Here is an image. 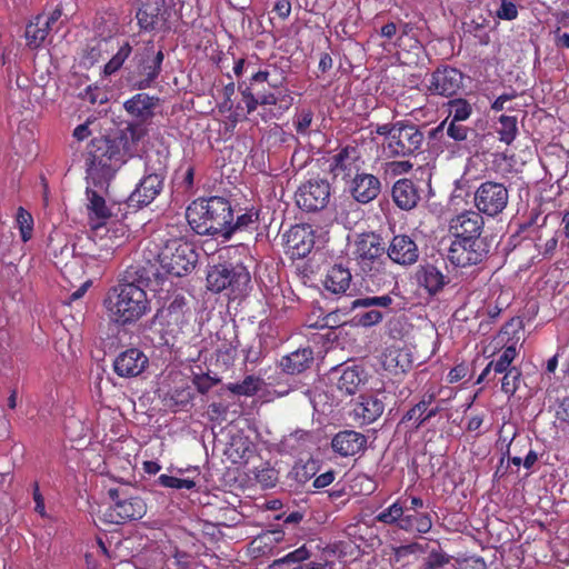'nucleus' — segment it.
Here are the masks:
<instances>
[{"label":"nucleus","mask_w":569,"mask_h":569,"mask_svg":"<svg viewBox=\"0 0 569 569\" xmlns=\"http://www.w3.org/2000/svg\"><path fill=\"white\" fill-rule=\"evenodd\" d=\"M191 229L201 236H221L228 239L232 233V209L222 197L202 198L192 201L186 211Z\"/></svg>","instance_id":"nucleus-1"},{"label":"nucleus","mask_w":569,"mask_h":569,"mask_svg":"<svg viewBox=\"0 0 569 569\" xmlns=\"http://www.w3.org/2000/svg\"><path fill=\"white\" fill-rule=\"evenodd\" d=\"M103 305L109 319L122 326L138 321L150 310L147 292L134 282H120L111 288Z\"/></svg>","instance_id":"nucleus-2"},{"label":"nucleus","mask_w":569,"mask_h":569,"mask_svg":"<svg viewBox=\"0 0 569 569\" xmlns=\"http://www.w3.org/2000/svg\"><path fill=\"white\" fill-rule=\"evenodd\" d=\"M376 133L383 137L382 147L390 157L412 154L423 141V134L417 126L403 121L379 124Z\"/></svg>","instance_id":"nucleus-3"},{"label":"nucleus","mask_w":569,"mask_h":569,"mask_svg":"<svg viewBox=\"0 0 569 569\" xmlns=\"http://www.w3.org/2000/svg\"><path fill=\"white\" fill-rule=\"evenodd\" d=\"M198 260L193 246L182 238L167 240L157 252L160 269L173 277H183L191 272Z\"/></svg>","instance_id":"nucleus-4"},{"label":"nucleus","mask_w":569,"mask_h":569,"mask_svg":"<svg viewBox=\"0 0 569 569\" xmlns=\"http://www.w3.org/2000/svg\"><path fill=\"white\" fill-rule=\"evenodd\" d=\"M406 502L403 497L397 498L376 516V521L409 533H428L432 528L431 516L427 512H407Z\"/></svg>","instance_id":"nucleus-5"},{"label":"nucleus","mask_w":569,"mask_h":569,"mask_svg":"<svg viewBox=\"0 0 569 569\" xmlns=\"http://www.w3.org/2000/svg\"><path fill=\"white\" fill-rule=\"evenodd\" d=\"M130 236V229L123 221L110 220L92 224V240L99 250L98 258L101 260L110 259L129 241Z\"/></svg>","instance_id":"nucleus-6"},{"label":"nucleus","mask_w":569,"mask_h":569,"mask_svg":"<svg viewBox=\"0 0 569 569\" xmlns=\"http://www.w3.org/2000/svg\"><path fill=\"white\" fill-rule=\"evenodd\" d=\"M385 246L375 233L360 234L355 243L353 254L361 270L373 278L385 272Z\"/></svg>","instance_id":"nucleus-7"},{"label":"nucleus","mask_w":569,"mask_h":569,"mask_svg":"<svg viewBox=\"0 0 569 569\" xmlns=\"http://www.w3.org/2000/svg\"><path fill=\"white\" fill-rule=\"evenodd\" d=\"M250 282L248 270L241 266L219 264L207 274V284L211 291L220 292L230 288L232 292H241Z\"/></svg>","instance_id":"nucleus-8"},{"label":"nucleus","mask_w":569,"mask_h":569,"mask_svg":"<svg viewBox=\"0 0 569 569\" xmlns=\"http://www.w3.org/2000/svg\"><path fill=\"white\" fill-rule=\"evenodd\" d=\"M509 201L507 188L499 182L486 181L481 183L475 193V204L478 212L489 217L501 213Z\"/></svg>","instance_id":"nucleus-9"},{"label":"nucleus","mask_w":569,"mask_h":569,"mask_svg":"<svg viewBox=\"0 0 569 569\" xmlns=\"http://www.w3.org/2000/svg\"><path fill=\"white\" fill-rule=\"evenodd\" d=\"M488 253V244L485 239H453L451 241L448 259L461 268L481 262Z\"/></svg>","instance_id":"nucleus-10"},{"label":"nucleus","mask_w":569,"mask_h":569,"mask_svg":"<svg viewBox=\"0 0 569 569\" xmlns=\"http://www.w3.org/2000/svg\"><path fill=\"white\" fill-rule=\"evenodd\" d=\"M331 188L327 180L310 179L302 183L296 192L297 204L307 211H318L329 202Z\"/></svg>","instance_id":"nucleus-11"},{"label":"nucleus","mask_w":569,"mask_h":569,"mask_svg":"<svg viewBox=\"0 0 569 569\" xmlns=\"http://www.w3.org/2000/svg\"><path fill=\"white\" fill-rule=\"evenodd\" d=\"M114 500L113 505L104 513L106 519L112 523H123L127 521L141 519L147 512L144 501L139 497L119 498L117 490L109 491Z\"/></svg>","instance_id":"nucleus-12"},{"label":"nucleus","mask_w":569,"mask_h":569,"mask_svg":"<svg viewBox=\"0 0 569 569\" xmlns=\"http://www.w3.org/2000/svg\"><path fill=\"white\" fill-rule=\"evenodd\" d=\"M483 218L478 211L466 210L449 222V232L453 239H482Z\"/></svg>","instance_id":"nucleus-13"},{"label":"nucleus","mask_w":569,"mask_h":569,"mask_svg":"<svg viewBox=\"0 0 569 569\" xmlns=\"http://www.w3.org/2000/svg\"><path fill=\"white\" fill-rule=\"evenodd\" d=\"M149 363L148 357L137 348L121 352L113 361L114 372L122 378L141 375Z\"/></svg>","instance_id":"nucleus-14"},{"label":"nucleus","mask_w":569,"mask_h":569,"mask_svg":"<svg viewBox=\"0 0 569 569\" xmlns=\"http://www.w3.org/2000/svg\"><path fill=\"white\" fill-rule=\"evenodd\" d=\"M462 86V73L455 69L446 67L437 69L430 76L428 89L430 92L440 96H452Z\"/></svg>","instance_id":"nucleus-15"},{"label":"nucleus","mask_w":569,"mask_h":569,"mask_svg":"<svg viewBox=\"0 0 569 569\" xmlns=\"http://www.w3.org/2000/svg\"><path fill=\"white\" fill-rule=\"evenodd\" d=\"M166 177L144 171L136 189L130 194V201L138 207L150 204L162 191Z\"/></svg>","instance_id":"nucleus-16"},{"label":"nucleus","mask_w":569,"mask_h":569,"mask_svg":"<svg viewBox=\"0 0 569 569\" xmlns=\"http://www.w3.org/2000/svg\"><path fill=\"white\" fill-rule=\"evenodd\" d=\"M191 312L183 297H174L170 303L158 312L160 322L168 327V330L174 332L180 330L189 322Z\"/></svg>","instance_id":"nucleus-17"},{"label":"nucleus","mask_w":569,"mask_h":569,"mask_svg":"<svg viewBox=\"0 0 569 569\" xmlns=\"http://www.w3.org/2000/svg\"><path fill=\"white\" fill-rule=\"evenodd\" d=\"M287 251L292 258H303L310 253L315 237L310 226H293L286 236Z\"/></svg>","instance_id":"nucleus-18"},{"label":"nucleus","mask_w":569,"mask_h":569,"mask_svg":"<svg viewBox=\"0 0 569 569\" xmlns=\"http://www.w3.org/2000/svg\"><path fill=\"white\" fill-rule=\"evenodd\" d=\"M390 260L400 266H411L419 258V249L412 238L406 234L395 236L387 249Z\"/></svg>","instance_id":"nucleus-19"},{"label":"nucleus","mask_w":569,"mask_h":569,"mask_svg":"<svg viewBox=\"0 0 569 569\" xmlns=\"http://www.w3.org/2000/svg\"><path fill=\"white\" fill-rule=\"evenodd\" d=\"M170 150L163 139H156L144 151V171L167 177Z\"/></svg>","instance_id":"nucleus-20"},{"label":"nucleus","mask_w":569,"mask_h":569,"mask_svg":"<svg viewBox=\"0 0 569 569\" xmlns=\"http://www.w3.org/2000/svg\"><path fill=\"white\" fill-rule=\"evenodd\" d=\"M366 443L367 439L362 433L353 430H345L333 437L331 447L338 455L348 457L360 452L366 447Z\"/></svg>","instance_id":"nucleus-21"},{"label":"nucleus","mask_w":569,"mask_h":569,"mask_svg":"<svg viewBox=\"0 0 569 569\" xmlns=\"http://www.w3.org/2000/svg\"><path fill=\"white\" fill-rule=\"evenodd\" d=\"M162 61L163 53L161 50L154 52L153 47L144 49V58L140 60L139 66V73L142 77L138 83L139 89H146L151 86L160 73Z\"/></svg>","instance_id":"nucleus-22"},{"label":"nucleus","mask_w":569,"mask_h":569,"mask_svg":"<svg viewBox=\"0 0 569 569\" xmlns=\"http://www.w3.org/2000/svg\"><path fill=\"white\" fill-rule=\"evenodd\" d=\"M330 169L335 177L342 179L351 177L360 169V157L356 148L347 147L332 158Z\"/></svg>","instance_id":"nucleus-23"},{"label":"nucleus","mask_w":569,"mask_h":569,"mask_svg":"<svg viewBox=\"0 0 569 569\" xmlns=\"http://www.w3.org/2000/svg\"><path fill=\"white\" fill-rule=\"evenodd\" d=\"M157 104V98L150 97L147 93H137L132 98L128 99L123 103V107L132 118L144 122L153 117Z\"/></svg>","instance_id":"nucleus-24"},{"label":"nucleus","mask_w":569,"mask_h":569,"mask_svg":"<svg viewBox=\"0 0 569 569\" xmlns=\"http://www.w3.org/2000/svg\"><path fill=\"white\" fill-rule=\"evenodd\" d=\"M351 192L357 201L368 203L379 194L380 181L369 173L357 174L352 181Z\"/></svg>","instance_id":"nucleus-25"},{"label":"nucleus","mask_w":569,"mask_h":569,"mask_svg":"<svg viewBox=\"0 0 569 569\" xmlns=\"http://www.w3.org/2000/svg\"><path fill=\"white\" fill-rule=\"evenodd\" d=\"M392 198L399 208L410 210L416 207L419 193L411 180L400 179L392 188Z\"/></svg>","instance_id":"nucleus-26"},{"label":"nucleus","mask_w":569,"mask_h":569,"mask_svg":"<svg viewBox=\"0 0 569 569\" xmlns=\"http://www.w3.org/2000/svg\"><path fill=\"white\" fill-rule=\"evenodd\" d=\"M350 282L351 273L349 269L342 264H335L327 271L323 286L328 291L335 295H340L347 291Z\"/></svg>","instance_id":"nucleus-27"},{"label":"nucleus","mask_w":569,"mask_h":569,"mask_svg":"<svg viewBox=\"0 0 569 569\" xmlns=\"http://www.w3.org/2000/svg\"><path fill=\"white\" fill-rule=\"evenodd\" d=\"M385 405L377 397H361V401L356 403L353 408L355 417L361 420V423H371L377 420L383 412Z\"/></svg>","instance_id":"nucleus-28"},{"label":"nucleus","mask_w":569,"mask_h":569,"mask_svg":"<svg viewBox=\"0 0 569 569\" xmlns=\"http://www.w3.org/2000/svg\"><path fill=\"white\" fill-rule=\"evenodd\" d=\"M337 388L345 395H353L362 381V375L358 367H340L335 369Z\"/></svg>","instance_id":"nucleus-29"},{"label":"nucleus","mask_w":569,"mask_h":569,"mask_svg":"<svg viewBox=\"0 0 569 569\" xmlns=\"http://www.w3.org/2000/svg\"><path fill=\"white\" fill-rule=\"evenodd\" d=\"M312 360V350L310 348H303L284 356L280 361V366L287 373L296 375L307 369Z\"/></svg>","instance_id":"nucleus-30"},{"label":"nucleus","mask_w":569,"mask_h":569,"mask_svg":"<svg viewBox=\"0 0 569 569\" xmlns=\"http://www.w3.org/2000/svg\"><path fill=\"white\" fill-rule=\"evenodd\" d=\"M439 392V389L435 386L429 387L421 401L417 403L413 408H411L403 417L405 420L411 421L413 420L416 422V427L421 426L426 418L423 416L426 415L429 406L435 401L437 395Z\"/></svg>","instance_id":"nucleus-31"},{"label":"nucleus","mask_w":569,"mask_h":569,"mask_svg":"<svg viewBox=\"0 0 569 569\" xmlns=\"http://www.w3.org/2000/svg\"><path fill=\"white\" fill-rule=\"evenodd\" d=\"M87 197L90 226L92 227L93 223L110 221V211L104 199L94 191H88Z\"/></svg>","instance_id":"nucleus-32"},{"label":"nucleus","mask_w":569,"mask_h":569,"mask_svg":"<svg viewBox=\"0 0 569 569\" xmlns=\"http://www.w3.org/2000/svg\"><path fill=\"white\" fill-rule=\"evenodd\" d=\"M418 281L429 293H437L445 286V276L436 267L428 264L419 271Z\"/></svg>","instance_id":"nucleus-33"},{"label":"nucleus","mask_w":569,"mask_h":569,"mask_svg":"<svg viewBox=\"0 0 569 569\" xmlns=\"http://www.w3.org/2000/svg\"><path fill=\"white\" fill-rule=\"evenodd\" d=\"M43 16H38L26 28V40L31 49L39 48L46 40L50 28L42 21Z\"/></svg>","instance_id":"nucleus-34"},{"label":"nucleus","mask_w":569,"mask_h":569,"mask_svg":"<svg viewBox=\"0 0 569 569\" xmlns=\"http://www.w3.org/2000/svg\"><path fill=\"white\" fill-rule=\"evenodd\" d=\"M448 117L441 122L445 127L449 121L461 122L466 121L472 113L471 104L465 99H453L448 102Z\"/></svg>","instance_id":"nucleus-35"},{"label":"nucleus","mask_w":569,"mask_h":569,"mask_svg":"<svg viewBox=\"0 0 569 569\" xmlns=\"http://www.w3.org/2000/svg\"><path fill=\"white\" fill-rule=\"evenodd\" d=\"M262 385V379L254 376H248L241 382L229 383L227 389L238 396L251 397L261 389Z\"/></svg>","instance_id":"nucleus-36"},{"label":"nucleus","mask_w":569,"mask_h":569,"mask_svg":"<svg viewBox=\"0 0 569 569\" xmlns=\"http://www.w3.org/2000/svg\"><path fill=\"white\" fill-rule=\"evenodd\" d=\"M16 228L20 232L21 240L28 242L33 236V218L29 211L19 207L14 218Z\"/></svg>","instance_id":"nucleus-37"},{"label":"nucleus","mask_w":569,"mask_h":569,"mask_svg":"<svg viewBox=\"0 0 569 569\" xmlns=\"http://www.w3.org/2000/svg\"><path fill=\"white\" fill-rule=\"evenodd\" d=\"M499 139L507 144L511 143L517 136V118L512 116H501L499 118V127L497 128Z\"/></svg>","instance_id":"nucleus-38"},{"label":"nucleus","mask_w":569,"mask_h":569,"mask_svg":"<svg viewBox=\"0 0 569 569\" xmlns=\"http://www.w3.org/2000/svg\"><path fill=\"white\" fill-rule=\"evenodd\" d=\"M147 132V127L142 123H130L128 126L126 140L129 137L131 139V143L127 141L124 144V149L129 154L132 156L136 152H138V147L136 144L146 137Z\"/></svg>","instance_id":"nucleus-39"},{"label":"nucleus","mask_w":569,"mask_h":569,"mask_svg":"<svg viewBox=\"0 0 569 569\" xmlns=\"http://www.w3.org/2000/svg\"><path fill=\"white\" fill-rule=\"evenodd\" d=\"M516 356L517 349L515 345L506 347L496 361H490L491 366H493V371L496 373H506L511 369L510 366Z\"/></svg>","instance_id":"nucleus-40"},{"label":"nucleus","mask_w":569,"mask_h":569,"mask_svg":"<svg viewBox=\"0 0 569 569\" xmlns=\"http://www.w3.org/2000/svg\"><path fill=\"white\" fill-rule=\"evenodd\" d=\"M131 50H132V48L129 44V42H124L119 48L117 53L104 66V73L110 76V74L114 73L116 71H118L122 67L124 61L128 59V57L130 56Z\"/></svg>","instance_id":"nucleus-41"},{"label":"nucleus","mask_w":569,"mask_h":569,"mask_svg":"<svg viewBox=\"0 0 569 569\" xmlns=\"http://www.w3.org/2000/svg\"><path fill=\"white\" fill-rule=\"evenodd\" d=\"M317 470V461L313 459H309L303 463H297L293 468V473L298 482L305 483L316 475Z\"/></svg>","instance_id":"nucleus-42"},{"label":"nucleus","mask_w":569,"mask_h":569,"mask_svg":"<svg viewBox=\"0 0 569 569\" xmlns=\"http://www.w3.org/2000/svg\"><path fill=\"white\" fill-rule=\"evenodd\" d=\"M408 356L409 353L406 350H391L386 356V363L388 367L395 366L396 368H399L402 372H405L412 365Z\"/></svg>","instance_id":"nucleus-43"},{"label":"nucleus","mask_w":569,"mask_h":569,"mask_svg":"<svg viewBox=\"0 0 569 569\" xmlns=\"http://www.w3.org/2000/svg\"><path fill=\"white\" fill-rule=\"evenodd\" d=\"M158 482L160 486L170 489H186L192 490L196 487V482L191 479H181L168 475H161L158 478Z\"/></svg>","instance_id":"nucleus-44"},{"label":"nucleus","mask_w":569,"mask_h":569,"mask_svg":"<svg viewBox=\"0 0 569 569\" xmlns=\"http://www.w3.org/2000/svg\"><path fill=\"white\" fill-rule=\"evenodd\" d=\"M309 558H310V551L306 548V546H302V547L287 553L282 558L276 559L273 561V567L278 568V567H281L287 563L299 565L300 562H302Z\"/></svg>","instance_id":"nucleus-45"},{"label":"nucleus","mask_w":569,"mask_h":569,"mask_svg":"<svg viewBox=\"0 0 569 569\" xmlns=\"http://www.w3.org/2000/svg\"><path fill=\"white\" fill-rule=\"evenodd\" d=\"M392 298L389 295H383L379 297H365L356 299L352 302V308H371V307H381L387 308L391 305Z\"/></svg>","instance_id":"nucleus-46"},{"label":"nucleus","mask_w":569,"mask_h":569,"mask_svg":"<svg viewBox=\"0 0 569 569\" xmlns=\"http://www.w3.org/2000/svg\"><path fill=\"white\" fill-rule=\"evenodd\" d=\"M259 218L258 211L254 209L247 210L244 213L238 216L234 224L231 223L232 232L236 230L252 229Z\"/></svg>","instance_id":"nucleus-47"},{"label":"nucleus","mask_w":569,"mask_h":569,"mask_svg":"<svg viewBox=\"0 0 569 569\" xmlns=\"http://www.w3.org/2000/svg\"><path fill=\"white\" fill-rule=\"evenodd\" d=\"M496 17L501 20H515L518 17V7L513 0H500V6L496 10Z\"/></svg>","instance_id":"nucleus-48"},{"label":"nucleus","mask_w":569,"mask_h":569,"mask_svg":"<svg viewBox=\"0 0 569 569\" xmlns=\"http://www.w3.org/2000/svg\"><path fill=\"white\" fill-rule=\"evenodd\" d=\"M520 373L516 368L508 370L501 381V389L505 393L512 395L518 388Z\"/></svg>","instance_id":"nucleus-49"},{"label":"nucleus","mask_w":569,"mask_h":569,"mask_svg":"<svg viewBox=\"0 0 569 569\" xmlns=\"http://www.w3.org/2000/svg\"><path fill=\"white\" fill-rule=\"evenodd\" d=\"M313 113L311 110H301L295 119L296 130L300 134H307L311 126Z\"/></svg>","instance_id":"nucleus-50"},{"label":"nucleus","mask_w":569,"mask_h":569,"mask_svg":"<svg viewBox=\"0 0 569 569\" xmlns=\"http://www.w3.org/2000/svg\"><path fill=\"white\" fill-rule=\"evenodd\" d=\"M256 479L263 488H270L276 485L278 476L274 469L262 468L257 471Z\"/></svg>","instance_id":"nucleus-51"},{"label":"nucleus","mask_w":569,"mask_h":569,"mask_svg":"<svg viewBox=\"0 0 569 569\" xmlns=\"http://www.w3.org/2000/svg\"><path fill=\"white\" fill-rule=\"evenodd\" d=\"M220 382L219 378H213L209 375H196L193 377V385L200 393L208 392L213 386Z\"/></svg>","instance_id":"nucleus-52"},{"label":"nucleus","mask_w":569,"mask_h":569,"mask_svg":"<svg viewBox=\"0 0 569 569\" xmlns=\"http://www.w3.org/2000/svg\"><path fill=\"white\" fill-rule=\"evenodd\" d=\"M357 322L363 327H370L382 320V313L378 310H369L356 316Z\"/></svg>","instance_id":"nucleus-53"},{"label":"nucleus","mask_w":569,"mask_h":569,"mask_svg":"<svg viewBox=\"0 0 569 569\" xmlns=\"http://www.w3.org/2000/svg\"><path fill=\"white\" fill-rule=\"evenodd\" d=\"M447 134L456 140V141H463L467 139L468 136V128L466 126L459 124L455 121L447 122Z\"/></svg>","instance_id":"nucleus-54"},{"label":"nucleus","mask_w":569,"mask_h":569,"mask_svg":"<svg viewBox=\"0 0 569 569\" xmlns=\"http://www.w3.org/2000/svg\"><path fill=\"white\" fill-rule=\"evenodd\" d=\"M335 478V472L332 470H329L325 473L319 475L313 480V487L317 489L326 488L333 482Z\"/></svg>","instance_id":"nucleus-55"},{"label":"nucleus","mask_w":569,"mask_h":569,"mask_svg":"<svg viewBox=\"0 0 569 569\" xmlns=\"http://www.w3.org/2000/svg\"><path fill=\"white\" fill-rule=\"evenodd\" d=\"M467 375V368L463 365L453 367L448 373V381L455 383L463 379Z\"/></svg>","instance_id":"nucleus-56"},{"label":"nucleus","mask_w":569,"mask_h":569,"mask_svg":"<svg viewBox=\"0 0 569 569\" xmlns=\"http://www.w3.org/2000/svg\"><path fill=\"white\" fill-rule=\"evenodd\" d=\"M412 168V163L403 160V161H393L389 163V170L395 174H402L408 172Z\"/></svg>","instance_id":"nucleus-57"},{"label":"nucleus","mask_w":569,"mask_h":569,"mask_svg":"<svg viewBox=\"0 0 569 569\" xmlns=\"http://www.w3.org/2000/svg\"><path fill=\"white\" fill-rule=\"evenodd\" d=\"M242 100L246 104L248 113L254 111L257 109V106L259 104V100L254 98V96L251 93L249 89L242 91Z\"/></svg>","instance_id":"nucleus-58"},{"label":"nucleus","mask_w":569,"mask_h":569,"mask_svg":"<svg viewBox=\"0 0 569 569\" xmlns=\"http://www.w3.org/2000/svg\"><path fill=\"white\" fill-rule=\"evenodd\" d=\"M516 97V93L511 92V93H503V94H500L495 101L493 103L491 104V108L492 110L495 111H501L505 109V104L508 102V101H511L513 98Z\"/></svg>","instance_id":"nucleus-59"},{"label":"nucleus","mask_w":569,"mask_h":569,"mask_svg":"<svg viewBox=\"0 0 569 569\" xmlns=\"http://www.w3.org/2000/svg\"><path fill=\"white\" fill-rule=\"evenodd\" d=\"M33 501H34V511L42 518H48V513L46 511V506H44V498L41 495V492H37L36 495H33Z\"/></svg>","instance_id":"nucleus-60"},{"label":"nucleus","mask_w":569,"mask_h":569,"mask_svg":"<svg viewBox=\"0 0 569 569\" xmlns=\"http://www.w3.org/2000/svg\"><path fill=\"white\" fill-rule=\"evenodd\" d=\"M274 11L280 18L284 19L291 12V4L288 0H278L274 6Z\"/></svg>","instance_id":"nucleus-61"},{"label":"nucleus","mask_w":569,"mask_h":569,"mask_svg":"<svg viewBox=\"0 0 569 569\" xmlns=\"http://www.w3.org/2000/svg\"><path fill=\"white\" fill-rule=\"evenodd\" d=\"M173 558L179 569H188L191 563V557L186 552L176 551Z\"/></svg>","instance_id":"nucleus-62"},{"label":"nucleus","mask_w":569,"mask_h":569,"mask_svg":"<svg viewBox=\"0 0 569 569\" xmlns=\"http://www.w3.org/2000/svg\"><path fill=\"white\" fill-rule=\"evenodd\" d=\"M557 415L561 420L569 422V397L560 402Z\"/></svg>","instance_id":"nucleus-63"},{"label":"nucleus","mask_w":569,"mask_h":569,"mask_svg":"<svg viewBox=\"0 0 569 569\" xmlns=\"http://www.w3.org/2000/svg\"><path fill=\"white\" fill-rule=\"evenodd\" d=\"M556 46L559 47V48H569V33L568 32H563V33H560L559 31L556 32Z\"/></svg>","instance_id":"nucleus-64"}]
</instances>
